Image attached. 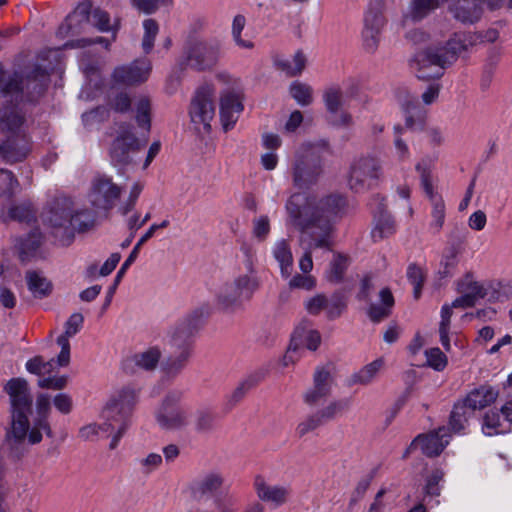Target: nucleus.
Wrapping results in <instances>:
<instances>
[{
    "instance_id": "bf43d9fd",
    "label": "nucleus",
    "mask_w": 512,
    "mask_h": 512,
    "mask_svg": "<svg viewBox=\"0 0 512 512\" xmlns=\"http://www.w3.org/2000/svg\"><path fill=\"white\" fill-rule=\"evenodd\" d=\"M406 117H405V127L410 130H421L422 122L420 120L415 119V112L418 111V106L416 103V98L413 101H407L403 104Z\"/></svg>"
},
{
    "instance_id": "680f3d73",
    "label": "nucleus",
    "mask_w": 512,
    "mask_h": 512,
    "mask_svg": "<svg viewBox=\"0 0 512 512\" xmlns=\"http://www.w3.org/2000/svg\"><path fill=\"white\" fill-rule=\"evenodd\" d=\"M53 362V359L45 362L42 356H35L26 362V369L31 374L42 375L50 372Z\"/></svg>"
},
{
    "instance_id": "4be33fe9",
    "label": "nucleus",
    "mask_w": 512,
    "mask_h": 512,
    "mask_svg": "<svg viewBox=\"0 0 512 512\" xmlns=\"http://www.w3.org/2000/svg\"><path fill=\"white\" fill-rule=\"evenodd\" d=\"M151 71V63L147 59H138L129 65L115 68L112 77L115 83L136 85L145 82Z\"/></svg>"
},
{
    "instance_id": "a19ab883",
    "label": "nucleus",
    "mask_w": 512,
    "mask_h": 512,
    "mask_svg": "<svg viewBox=\"0 0 512 512\" xmlns=\"http://www.w3.org/2000/svg\"><path fill=\"white\" fill-rule=\"evenodd\" d=\"M323 101L330 114H337L343 105V91L341 87L337 85L328 87L323 94Z\"/></svg>"
},
{
    "instance_id": "6e6d98bb",
    "label": "nucleus",
    "mask_w": 512,
    "mask_h": 512,
    "mask_svg": "<svg viewBox=\"0 0 512 512\" xmlns=\"http://www.w3.org/2000/svg\"><path fill=\"white\" fill-rule=\"evenodd\" d=\"M407 278L414 287V298L419 299L424 282L422 269L415 264H410L407 268Z\"/></svg>"
},
{
    "instance_id": "9d476101",
    "label": "nucleus",
    "mask_w": 512,
    "mask_h": 512,
    "mask_svg": "<svg viewBox=\"0 0 512 512\" xmlns=\"http://www.w3.org/2000/svg\"><path fill=\"white\" fill-rule=\"evenodd\" d=\"M381 176V160L370 155L361 156L351 163L348 185L356 193L365 192L373 188Z\"/></svg>"
},
{
    "instance_id": "ddd939ff",
    "label": "nucleus",
    "mask_w": 512,
    "mask_h": 512,
    "mask_svg": "<svg viewBox=\"0 0 512 512\" xmlns=\"http://www.w3.org/2000/svg\"><path fill=\"white\" fill-rule=\"evenodd\" d=\"M220 57V47L216 42L192 41L184 51V61L181 66L190 67L196 71L213 68Z\"/></svg>"
},
{
    "instance_id": "20e7f679",
    "label": "nucleus",
    "mask_w": 512,
    "mask_h": 512,
    "mask_svg": "<svg viewBox=\"0 0 512 512\" xmlns=\"http://www.w3.org/2000/svg\"><path fill=\"white\" fill-rule=\"evenodd\" d=\"M50 83L49 71L41 65L26 67L21 73H15L2 87L5 99L3 108H16L20 102H37L45 93Z\"/></svg>"
},
{
    "instance_id": "0eeeda50",
    "label": "nucleus",
    "mask_w": 512,
    "mask_h": 512,
    "mask_svg": "<svg viewBox=\"0 0 512 512\" xmlns=\"http://www.w3.org/2000/svg\"><path fill=\"white\" fill-rule=\"evenodd\" d=\"M460 294L453 302L456 308L473 307L479 299L487 298L490 302L504 301L508 298L506 287L497 281L479 282L472 272H467L456 282Z\"/></svg>"
},
{
    "instance_id": "37998d69",
    "label": "nucleus",
    "mask_w": 512,
    "mask_h": 512,
    "mask_svg": "<svg viewBox=\"0 0 512 512\" xmlns=\"http://www.w3.org/2000/svg\"><path fill=\"white\" fill-rule=\"evenodd\" d=\"M151 103L148 97L142 96L136 103V122L139 127L149 131L151 128Z\"/></svg>"
},
{
    "instance_id": "423d86ee",
    "label": "nucleus",
    "mask_w": 512,
    "mask_h": 512,
    "mask_svg": "<svg viewBox=\"0 0 512 512\" xmlns=\"http://www.w3.org/2000/svg\"><path fill=\"white\" fill-rule=\"evenodd\" d=\"M12 409L11 434L16 442L22 443L28 433V415L32 411V396L28 382L21 377L10 379L4 386Z\"/></svg>"
},
{
    "instance_id": "aec40b11",
    "label": "nucleus",
    "mask_w": 512,
    "mask_h": 512,
    "mask_svg": "<svg viewBox=\"0 0 512 512\" xmlns=\"http://www.w3.org/2000/svg\"><path fill=\"white\" fill-rule=\"evenodd\" d=\"M449 444V434L446 427H441L437 431L429 434L418 435L407 448L404 457L418 447L422 453L428 457L438 456Z\"/></svg>"
},
{
    "instance_id": "c85d7f7f",
    "label": "nucleus",
    "mask_w": 512,
    "mask_h": 512,
    "mask_svg": "<svg viewBox=\"0 0 512 512\" xmlns=\"http://www.w3.org/2000/svg\"><path fill=\"white\" fill-rule=\"evenodd\" d=\"M499 395L498 390L490 385H481L471 390L461 401L475 414L494 403Z\"/></svg>"
},
{
    "instance_id": "338daca9",
    "label": "nucleus",
    "mask_w": 512,
    "mask_h": 512,
    "mask_svg": "<svg viewBox=\"0 0 512 512\" xmlns=\"http://www.w3.org/2000/svg\"><path fill=\"white\" fill-rule=\"evenodd\" d=\"M83 322L84 317L81 313H73L65 322V332L61 336H66V339L69 340L81 330Z\"/></svg>"
},
{
    "instance_id": "a18cd8bd",
    "label": "nucleus",
    "mask_w": 512,
    "mask_h": 512,
    "mask_svg": "<svg viewBox=\"0 0 512 512\" xmlns=\"http://www.w3.org/2000/svg\"><path fill=\"white\" fill-rule=\"evenodd\" d=\"M482 429L488 436L505 433L507 431V428H505L501 422L500 414L492 410L485 414Z\"/></svg>"
},
{
    "instance_id": "2eb2a0df",
    "label": "nucleus",
    "mask_w": 512,
    "mask_h": 512,
    "mask_svg": "<svg viewBox=\"0 0 512 512\" xmlns=\"http://www.w3.org/2000/svg\"><path fill=\"white\" fill-rule=\"evenodd\" d=\"M183 393L179 390L170 391L156 411V420L164 429H178L186 424V415L178 407Z\"/></svg>"
},
{
    "instance_id": "2f4dec72",
    "label": "nucleus",
    "mask_w": 512,
    "mask_h": 512,
    "mask_svg": "<svg viewBox=\"0 0 512 512\" xmlns=\"http://www.w3.org/2000/svg\"><path fill=\"white\" fill-rule=\"evenodd\" d=\"M27 286L35 298L43 299L48 297L53 290V285L46 277L36 271L26 273Z\"/></svg>"
},
{
    "instance_id": "f704fd0d",
    "label": "nucleus",
    "mask_w": 512,
    "mask_h": 512,
    "mask_svg": "<svg viewBox=\"0 0 512 512\" xmlns=\"http://www.w3.org/2000/svg\"><path fill=\"white\" fill-rule=\"evenodd\" d=\"M42 243V234L39 229H33L25 238L19 240V257L22 262L29 261L37 252Z\"/></svg>"
},
{
    "instance_id": "473e14b6",
    "label": "nucleus",
    "mask_w": 512,
    "mask_h": 512,
    "mask_svg": "<svg viewBox=\"0 0 512 512\" xmlns=\"http://www.w3.org/2000/svg\"><path fill=\"white\" fill-rule=\"evenodd\" d=\"M217 301L225 310L240 308L244 302H247L244 297H241V294L231 282L223 285L217 295Z\"/></svg>"
},
{
    "instance_id": "a878e982",
    "label": "nucleus",
    "mask_w": 512,
    "mask_h": 512,
    "mask_svg": "<svg viewBox=\"0 0 512 512\" xmlns=\"http://www.w3.org/2000/svg\"><path fill=\"white\" fill-rule=\"evenodd\" d=\"M73 216V203L68 197H58L46 213V221L53 227L69 229Z\"/></svg>"
},
{
    "instance_id": "13d9d810",
    "label": "nucleus",
    "mask_w": 512,
    "mask_h": 512,
    "mask_svg": "<svg viewBox=\"0 0 512 512\" xmlns=\"http://www.w3.org/2000/svg\"><path fill=\"white\" fill-rule=\"evenodd\" d=\"M246 24V19L243 15L238 14L234 17L232 23V35L236 44L242 48H252L253 43L250 41L243 40L241 38V32L243 31Z\"/></svg>"
},
{
    "instance_id": "7c9ffc66",
    "label": "nucleus",
    "mask_w": 512,
    "mask_h": 512,
    "mask_svg": "<svg viewBox=\"0 0 512 512\" xmlns=\"http://www.w3.org/2000/svg\"><path fill=\"white\" fill-rule=\"evenodd\" d=\"M235 288L248 302L260 287V280L256 272L250 267L248 273L239 274L231 281Z\"/></svg>"
},
{
    "instance_id": "de8ad7c7",
    "label": "nucleus",
    "mask_w": 512,
    "mask_h": 512,
    "mask_svg": "<svg viewBox=\"0 0 512 512\" xmlns=\"http://www.w3.org/2000/svg\"><path fill=\"white\" fill-rule=\"evenodd\" d=\"M144 35L142 48L146 54L150 53L154 46V40L159 32L158 23L154 19H146L143 22Z\"/></svg>"
},
{
    "instance_id": "72a5a7b5",
    "label": "nucleus",
    "mask_w": 512,
    "mask_h": 512,
    "mask_svg": "<svg viewBox=\"0 0 512 512\" xmlns=\"http://www.w3.org/2000/svg\"><path fill=\"white\" fill-rule=\"evenodd\" d=\"M273 255L279 263L282 277L289 278L293 270V256L287 240L282 239L275 244Z\"/></svg>"
},
{
    "instance_id": "39448f33",
    "label": "nucleus",
    "mask_w": 512,
    "mask_h": 512,
    "mask_svg": "<svg viewBox=\"0 0 512 512\" xmlns=\"http://www.w3.org/2000/svg\"><path fill=\"white\" fill-rule=\"evenodd\" d=\"M24 116L15 107L2 108L0 111V128L9 135L0 144V157L8 164L23 161L30 152L27 135L21 131Z\"/></svg>"
},
{
    "instance_id": "c756f323",
    "label": "nucleus",
    "mask_w": 512,
    "mask_h": 512,
    "mask_svg": "<svg viewBox=\"0 0 512 512\" xmlns=\"http://www.w3.org/2000/svg\"><path fill=\"white\" fill-rule=\"evenodd\" d=\"M474 416V413L469 409L465 403L461 400L456 402L453 406V409L450 413L449 422H448V430L453 433H464L466 427L468 426L469 420Z\"/></svg>"
},
{
    "instance_id": "4c0bfd02",
    "label": "nucleus",
    "mask_w": 512,
    "mask_h": 512,
    "mask_svg": "<svg viewBox=\"0 0 512 512\" xmlns=\"http://www.w3.org/2000/svg\"><path fill=\"white\" fill-rule=\"evenodd\" d=\"M96 222V213L90 209H81L73 211L70 219L69 229L78 232H85L94 227Z\"/></svg>"
},
{
    "instance_id": "c03bdc74",
    "label": "nucleus",
    "mask_w": 512,
    "mask_h": 512,
    "mask_svg": "<svg viewBox=\"0 0 512 512\" xmlns=\"http://www.w3.org/2000/svg\"><path fill=\"white\" fill-rule=\"evenodd\" d=\"M256 384L257 380L252 376L241 381L227 398L229 409L237 405Z\"/></svg>"
},
{
    "instance_id": "6ab92c4d",
    "label": "nucleus",
    "mask_w": 512,
    "mask_h": 512,
    "mask_svg": "<svg viewBox=\"0 0 512 512\" xmlns=\"http://www.w3.org/2000/svg\"><path fill=\"white\" fill-rule=\"evenodd\" d=\"M323 168L321 160L310 155L298 157L293 165V184L299 189L316 184Z\"/></svg>"
},
{
    "instance_id": "f8f14e48",
    "label": "nucleus",
    "mask_w": 512,
    "mask_h": 512,
    "mask_svg": "<svg viewBox=\"0 0 512 512\" xmlns=\"http://www.w3.org/2000/svg\"><path fill=\"white\" fill-rule=\"evenodd\" d=\"M374 291L371 275H366L361 283L357 293V299L360 301L370 302L367 309V316L373 323H379L392 314V309L395 305L394 296L391 290L387 287L379 292V301L371 302V295Z\"/></svg>"
},
{
    "instance_id": "c9c22d12",
    "label": "nucleus",
    "mask_w": 512,
    "mask_h": 512,
    "mask_svg": "<svg viewBox=\"0 0 512 512\" xmlns=\"http://www.w3.org/2000/svg\"><path fill=\"white\" fill-rule=\"evenodd\" d=\"M383 365V361L381 359H376L373 362L365 365L358 372L353 373L347 380L348 386L353 385H368L370 384L377 373L381 369Z\"/></svg>"
},
{
    "instance_id": "412c9836",
    "label": "nucleus",
    "mask_w": 512,
    "mask_h": 512,
    "mask_svg": "<svg viewBox=\"0 0 512 512\" xmlns=\"http://www.w3.org/2000/svg\"><path fill=\"white\" fill-rule=\"evenodd\" d=\"M161 355L159 347H149L142 352L126 357L122 361V370L128 375H134L140 371H153L157 368Z\"/></svg>"
},
{
    "instance_id": "603ef678",
    "label": "nucleus",
    "mask_w": 512,
    "mask_h": 512,
    "mask_svg": "<svg viewBox=\"0 0 512 512\" xmlns=\"http://www.w3.org/2000/svg\"><path fill=\"white\" fill-rule=\"evenodd\" d=\"M325 423L321 413L319 411L309 415L305 420L300 422L296 428V433L299 437H303L309 432L314 431Z\"/></svg>"
},
{
    "instance_id": "6e6552de",
    "label": "nucleus",
    "mask_w": 512,
    "mask_h": 512,
    "mask_svg": "<svg viewBox=\"0 0 512 512\" xmlns=\"http://www.w3.org/2000/svg\"><path fill=\"white\" fill-rule=\"evenodd\" d=\"M91 22L98 30L108 32L112 29L109 14L100 9H92L90 1H83L69 14L65 22L59 27V33L64 35H75L80 32L79 26L82 23Z\"/></svg>"
},
{
    "instance_id": "ea45409f",
    "label": "nucleus",
    "mask_w": 512,
    "mask_h": 512,
    "mask_svg": "<svg viewBox=\"0 0 512 512\" xmlns=\"http://www.w3.org/2000/svg\"><path fill=\"white\" fill-rule=\"evenodd\" d=\"M416 171L420 175V183L428 197L435 196L432 184V160L430 158H423L415 166Z\"/></svg>"
},
{
    "instance_id": "dca6fc26",
    "label": "nucleus",
    "mask_w": 512,
    "mask_h": 512,
    "mask_svg": "<svg viewBox=\"0 0 512 512\" xmlns=\"http://www.w3.org/2000/svg\"><path fill=\"white\" fill-rule=\"evenodd\" d=\"M384 0H370L364 17L363 40L365 49L375 51L378 46L379 34L385 24L383 16Z\"/></svg>"
},
{
    "instance_id": "4468645a",
    "label": "nucleus",
    "mask_w": 512,
    "mask_h": 512,
    "mask_svg": "<svg viewBox=\"0 0 512 512\" xmlns=\"http://www.w3.org/2000/svg\"><path fill=\"white\" fill-rule=\"evenodd\" d=\"M189 115L194 124H202L205 132L210 131V122L215 116L214 91L211 86L197 89L191 100Z\"/></svg>"
},
{
    "instance_id": "f3484780",
    "label": "nucleus",
    "mask_w": 512,
    "mask_h": 512,
    "mask_svg": "<svg viewBox=\"0 0 512 512\" xmlns=\"http://www.w3.org/2000/svg\"><path fill=\"white\" fill-rule=\"evenodd\" d=\"M373 214L374 227L371 237L374 242L390 237L396 232V224L392 216L386 210L385 198L374 195L369 203Z\"/></svg>"
},
{
    "instance_id": "1a4fd4ad",
    "label": "nucleus",
    "mask_w": 512,
    "mask_h": 512,
    "mask_svg": "<svg viewBox=\"0 0 512 512\" xmlns=\"http://www.w3.org/2000/svg\"><path fill=\"white\" fill-rule=\"evenodd\" d=\"M209 313L208 305L201 306L172 326L168 332L167 341L171 349L192 351L193 336L199 329L202 318L208 316Z\"/></svg>"
},
{
    "instance_id": "774afa93",
    "label": "nucleus",
    "mask_w": 512,
    "mask_h": 512,
    "mask_svg": "<svg viewBox=\"0 0 512 512\" xmlns=\"http://www.w3.org/2000/svg\"><path fill=\"white\" fill-rule=\"evenodd\" d=\"M327 297L324 294H317L305 302V309L310 315H318L326 311Z\"/></svg>"
},
{
    "instance_id": "8fccbe9b",
    "label": "nucleus",
    "mask_w": 512,
    "mask_h": 512,
    "mask_svg": "<svg viewBox=\"0 0 512 512\" xmlns=\"http://www.w3.org/2000/svg\"><path fill=\"white\" fill-rule=\"evenodd\" d=\"M291 96L302 106L312 103V88L301 82H294L290 86Z\"/></svg>"
},
{
    "instance_id": "f257e3e1",
    "label": "nucleus",
    "mask_w": 512,
    "mask_h": 512,
    "mask_svg": "<svg viewBox=\"0 0 512 512\" xmlns=\"http://www.w3.org/2000/svg\"><path fill=\"white\" fill-rule=\"evenodd\" d=\"M347 202L340 194L322 198L305 193H294L285 208L290 222L300 231L299 245L304 251L299 268L308 274L313 268L312 253L315 249H330L334 224L343 217Z\"/></svg>"
},
{
    "instance_id": "58836bf2",
    "label": "nucleus",
    "mask_w": 512,
    "mask_h": 512,
    "mask_svg": "<svg viewBox=\"0 0 512 512\" xmlns=\"http://www.w3.org/2000/svg\"><path fill=\"white\" fill-rule=\"evenodd\" d=\"M429 199L432 204V221L429 224V228L434 234H437L440 232L445 222L446 206L444 200L439 195L429 197Z\"/></svg>"
},
{
    "instance_id": "e433bc0d",
    "label": "nucleus",
    "mask_w": 512,
    "mask_h": 512,
    "mask_svg": "<svg viewBox=\"0 0 512 512\" xmlns=\"http://www.w3.org/2000/svg\"><path fill=\"white\" fill-rule=\"evenodd\" d=\"M192 351L174 350L163 362V370L169 376L178 375L187 365Z\"/></svg>"
},
{
    "instance_id": "09e8293b",
    "label": "nucleus",
    "mask_w": 512,
    "mask_h": 512,
    "mask_svg": "<svg viewBox=\"0 0 512 512\" xmlns=\"http://www.w3.org/2000/svg\"><path fill=\"white\" fill-rule=\"evenodd\" d=\"M351 400L343 398L330 402L325 408L319 410L325 422L333 420L339 413L347 411Z\"/></svg>"
},
{
    "instance_id": "5fc2aeb1",
    "label": "nucleus",
    "mask_w": 512,
    "mask_h": 512,
    "mask_svg": "<svg viewBox=\"0 0 512 512\" xmlns=\"http://www.w3.org/2000/svg\"><path fill=\"white\" fill-rule=\"evenodd\" d=\"M332 377L330 371L324 367H317L313 376V388L324 389L327 395L331 394Z\"/></svg>"
},
{
    "instance_id": "3c124183",
    "label": "nucleus",
    "mask_w": 512,
    "mask_h": 512,
    "mask_svg": "<svg viewBox=\"0 0 512 512\" xmlns=\"http://www.w3.org/2000/svg\"><path fill=\"white\" fill-rule=\"evenodd\" d=\"M348 267V258L344 255L337 254L330 263L329 280L339 283L345 274Z\"/></svg>"
},
{
    "instance_id": "49530a36",
    "label": "nucleus",
    "mask_w": 512,
    "mask_h": 512,
    "mask_svg": "<svg viewBox=\"0 0 512 512\" xmlns=\"http://www.w3.org/2000/svg\"><path fill=\"white\" fill-rule=\"evenodd\" d=\"M299 329L298 336V343L301 344V351L303 350V347L305 346L307 349L311 351L317 350L321 343V335L317 330L309 329L305 330V328L299 326L296 328V330Z\"/></svg>"
},
{
    "instance_id": "5701e85b",
    "label": "nucleus",
    "mask_w": 512,
    "mask_h": 512,
    "mask_svg": "<svg viewBox=\"0 0 512 512\" xmlns=\"http://www.w3.org/2000/svg\"><path fill=\"white\" fill-rule=\"evenodd\" d=\"M243 111L240 90L226 89L220 97V119L224 131L232 129Z\"/></svg>"
},
{
    "instance_id": "9b49d317",
    "label": "nucleus",
    "mask_w": 512,
    "mask_h": 512,
    "mask_svg": "<svg viewBox=\"0 0 512 512\" xmlns=\"http://www.w3.org/2000/svg\"><path fill=\"white\" fill-rule=\"evenodd\" d=\"M141 147L139 139L132 131V126L122 125L109 149L110 161L118 169L119 174H123L124 168L133 163V156Z\"/></svg>"
},
{
    "instance_id": "79ce46f5",
    "label": "nucleus",
    "mask_w": 512,
    "mask_h": 512,
    "mask_svg": "<svg viewBox=\"0 0 512 512\" xmlns=\"http://www.w3.org/2000/svg\"><path fill=\"white\" fill-rule=\"evenodd\" d=\"M19 189V182L12 171L0 169V194L11 199Z\"/></svg>"
},
{
    "instance_id": "b1692460",
    "label": "nucleus",
    "mask_w": 512,
    "mask_h": 512,
    "mask_svg": "<svg viewBox=\"0 0 512 512\" xmlns=\"http://www.w3.org/2000/svg\"><path fill=\"white\" fill-rule=\"evenodd\" d=\"M37 418L33 422V427L28 430L27 437L31 444H37L42 440L44 432L48 437H52V430L48 422V415L51 410L50 396L41 393L36 399Z\"/></svg>"
},
{
    "instance_id": "69168bd1",
    "label": "nucleus",
    "mask_w": 512,
    "mask_h": 512,
    "mask_svg": "<svg viewBox=\"0 0 512 512\" xmlns=\"http://www.w3.org/2000/svg\"><path fill=\"white\" fill-rule=\"evenodd\" d=\"M316 286V280L313 276L307 274H296L289 281L291 289L312 290Z\"/></svg>"
},
{
    "instance_id": "e2e57ef3",
    "label": "nucleus",
    "mask_w": 512,
    "mask_h": 512,
    "mask_svg": "<svg viewBox=\"0 0 512 512\" xmlns=\"http://www.w3.org/2000/svg\"><path fill=\"white\" fill-rule=\"evenodd\" d=\"M444 478V472L442 469L436 468L431 474L428 476L426 485H425V494L428 496H439L440 495V487L439 483Z\"/></svg>"
},
{
    "instance_id": "864d4df0",
    "label": "nucleus",
    "mask_w": 512,
    "mask_h": 512,
    "mask_svg": "<svg viewBox=\"0 0 512 512\" xmlns=\"http://www.w3.org/2000/svg\"><path fill=\"white\" fill-rule=\"evenodd\" d=\"M169 226V220L165 219L159 224H152L150 228L146 231V233L138 240V242L133 247L132 251L128 256V263H130L135 257H138L141 247L146 243L150 238L153 237L154 233L158 229H163Z\"/></svg>"
},
{
    "instance_id": "7ed1b4c3",
    "label": "nucleus",
    "mask_w": 512,
    "mask_h": 512,
    "mask_svg": "<svg viewBox=\"0 0 512 512\" xmlns=\"http://www.w3.org/2000/svg\"><path fill=\"white\" fill-rule=\"evenodd\" d=\"M141 388L127 384L115 391L104 406L101 417L104 420L102 428L114 432L109 448L116 449L121 438L132 424L134 409L138 403Z\"/></svg>"
},
{
    "instance_id": "a211bd4d",
    "label": "nucleus",
    "mask_w": 512,
    "mask_h": 512,
    "mask_svg": "<svg viewBox=\"0 0 512 512\" xmlns=\"http://www.w3.org/2000/svg\"><path fill=\"white\" fill-rule=\"evenodd\" d=\"M121 187L107 176L96 178L89 193V201L97 209L110 210L121 195Z\"/></svg>"
},
{
    "instance_id": "cd10ccee",
    "label": "nucleus",
    "mask_w": 512,
    "mask_h": 512,
    "mask_svg": "<svg viewBox=\"0 0 512 512\" xmlns=\"http://www.w3.org/2000/svg\"><path fill=\"white\" fill-rule=\"evenodd\" d=\"M449 10L453 17L463 24H474L482 15L480 0H453Z\"/></svg>"
},
{
    "instance_id": "393cba45",
    "label": "nucleus",
    "mask_w": 512,
    "mask_h": 512,
    "mask_svg": "<svg viewBox=\"0 0 512 512\" xmlns=\"http://www.w3.org/2000/svg\"><path fill=\"white\" fill-rule=\"evenodd\" d=\"M254 490L260 501L271 503L275 507L285 504L290 494L288 488L270 485L260 475L256 476L254 479Z\"/></svg>"
},
{
    "instance_id": "4d7b16f0",
    "label": "nucleus",
    "mask_w": 512,
    "mask_h": 512,
    "mask_svg": "<svg viewBox=\"0 0 512 512\" xmlns=\"http://www.w3.org/2000/svg\"><path fill=\"white\" fill-rule=\"evenodd\" d=\"M346 308V302L343 296L334 294L331 298H327L326 314L329 319L340 317Z\"/></svg>"
},
{
    "instance_id": "0e129e2a",
    "label": "nucleus",
    "mask_w": 512,
    "mask_h": 512,
    "mask_svg": "<svg viewBox=\"0 0 512 512\" xmlns=\"http://www.w3.org/2000/svg\"><path fill=\"white\" fill-rule=\"evenodd\" d=\"M299 329L295 330L293 333V336L291 338L290 345L283 357V365L288 366L290 364H294L300 357V351H301V344L298 343V336Z\"/></svg>"
},
{
    "instance_id": "bb28decb",
    "label": "nucleus",
    "mask_w": 512,
    "mask_h": 512,
    "mask_svg": "<svg viewBox=\"0 0 512 512\" xmlns=\"http://www.w3.org/2000/svg\"><path fill=\"white\" fill-rule=\"evenodd\" d=\"M223 484L224 477L222 476L221 473L209 472L200 477L199 479L193 481V483L191 484V492L196 499L214 496L215 500L217 496L229 492L228 490H226L223 493L216 494L217 491L223 486Z\"/></svg>"
},
{
    "instance_id": "f03ea898",
    "label": "nucleus",
    "mask_w": 512,
    "mask_h": 512,
    "mask_svg": "<svg viewBox=\"0 0 512 512\" xmlns=\"http://www.w3.org/2000/svg\"><path fill=\"white\" fill-rule=\"evenodd\" d=\"M473 33H455L446 46H430L415 53L410 67L420 80L439 79L446 67L454 63L460 53L478 42Z\"/></svg>"
},
{
    "instance_id": "052dcab7",
    "label": "nucleus",
    "mask_w": 512,
    "mask_h": 512,
    "mask_svg": "<svg viewBox=\"0 0 512 512\" xmlns=\"http://www.w3.org/2000/svg\"><path fill=\"white\" fill-rule=\"evenodd\" d=\"M425 354L428 366L434 370L442 371L447 366V357L439 348H431Z\"/></svg>"
}]
</instances>
